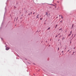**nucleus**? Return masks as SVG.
I'll use <instances>...</instances> for the list:
<instances>
[{
    "mask_svg": "<svg viewBox=\"0 0 76 76\" xmlns=\"http://www.w3.org/2000/svg\"><path fill=\"white\" fill-rule=\"evenodd\" d=\"M50 4V5H53V6H55V8H56V6L53 5V4Z\"/></svg>",
    "mask_w": 76,
    "mask_h": 76,
    "instance_id": "nucleus-1",
    "label": "nucleus"
},
{
    "mask_svg": "<svg viewBox=\"0 0 76 76\" xmlns=\"http://www.w3.org/2000/svg\"><path fill=\"white\" fill-rule=\"evenodd\" d=\"M9 48H7L6 49V50H9Z\"/></svg>",
    "mask_w": 76,
    "mask_h": 76,
    "instance_id": "nucleus-2",
    "label": "nucleus"
},
{
    "mask_svg": "<svg viewBox=\"0 0 76 76\" xmlns=\"http://www.w3.org/2000/svg\"><path fill=\"white\" fill-rule=\"evenodd\" d=\"M46 15H47V16H48V12H46Z\"/></svg>",
    "mask_w": 76,
    "mask_h": 76,
    "instance_id": "nucleus-3",
    "label": "nucleus"
},
{
    "mask_svg": "<svg viewBox=\"0 0 76 76\" xmlns=\"http://www.w3.org/2000/svg\"><path fill=\"white\" fill-rule=\"evenodd\" d=\"M74 26V24H73L72 26V28H73V27Z\"/></svg>",
    "mask_w": 76,
    "mask_h": 76,
    "instance_id": "nucleus-4",
    "label": "nucleus"
},
{
    "mask_svg": "<svg viewBox=\"0 0 76 76\" xmlns=\"http://www.w3.org/2000/svg\"><path fill=\"white\" fill-rule=\"evenodd\" d=\"M38 16H39V15H38L37 16V18H38Z\"/></svg>",
    "mask_w": 76,
    "mask_h": 76,
    "instance_id": "nucleus-5",
    "label": "nucleus"
},
{
    "mask_svg": "<svg viewBox=\"0 0 76 76\" xmlns=\"http://www.w3.org/2000/svg\"><path fill=\"white\" fill-rule=\"evenodd\" d=\"M40 20H42V18H40Z\"/></svg>",
    "mask_w": 76,
    "mask_h": 76,
    "instance_id": "nucleus-6",
    "label": "nucleus"
},
{
    "mask_svg": "<svg viewBox=\"0 0 76 76\" xmlns=\"http://www.w3.org/2000/svg\"><path fill=\"white\" fill-rule=\"evenodd\" d=\"M71 34H69L68 35V36H70V35Z\"/></svg>",
    "mask_w": 76,
    "mask_h": 76,
    "instance_id": "nucleus-7",
    "label": "nucleus"
},
{
    "mask_svg": "<svg viewBox=\"0 0 76 76\" xmlns=\"http://www.w3.org/2000/svg\"><path fill=\"white\" fill-rule=\"evenodd\" d=\"M61 18H62V19H63V16H61Z\"/></svg>",
    "mask_w": 76,
    "mask_h": 76,
    "instance_id": "nucleus-8",
    "label": "nucleus"
},
{
    "mask_svg": "<svg viewBox=\"0 0 76 76\" xmlns=\"http://www.w3.org/2000/svg\"><path fill=\"white\" fill-rule=\"evenodd\" d=\"M70 34H72V31L70 32Z\"/></svg>",
    "mask_w": 76,
    "mask_h": 76,
    "instance_id": "nucleus-9",
    "label": "nucleus"
},
{
    "mask_svg": "<svg viewBox=\"0 0 76 76\" xmlns=\"http://www.w3.org/2000/svg\"><path fill=\"white\" fill-rule=\"evenodd\" d=\"M58 25H56V27H57V26Z\"/></svg>",
    "mask_w": 76,
    "mask_h": 76,
    "instance_id": "nucleus-10",
    "label": "nucleus"
},
{
    "mask_svg": "<svg viewBox=\"0 0 76 76\" xmlns=\"http://www.w3.org/2000/svg\"><path fill=\"white\" fill-rule=\"evenodd\" d=\"M50 29V28H49L48 29Z\"/></svg>",
    "mask_w": 76,
    "mask_h": 76,
    "instance_id": "nucleus-11",
    "label": "nucleus"
},
{
    "mask_svg": "<svg viewBox=\"0 0 76 76\" xmlns=\"http://www.w3.org/2000/svg\"><path fill=\"white\" fill-rule=\"evenodd\" d=\"M57 36H58V35H56V37H57Z\"/></svg>",
    "mask_w": 76,
    "mask_h": 76,
    "instance_id": "nucleus-12",
    "label": "nucleus"
},
{
    "mask_svg": "<svg viewBox=\"0 0 76 76\" xmlns=\"http://www.w3.org/2000/svg\"><path fill=\"white\" fill-rule=\"evenodd\" d=\"M33 15H34V14H35V12H34L33 13Z\"/></svg>",
    "mask_w": 76,
    "mask_h": 76,
    "instance_id": "nucleus-13",
    "label": "nucleus"
},
{
    "mask_svg": "<svg viewBox=\"0 0 76 76\" xmlns=\"http://www.w3.org/2000/svg\"><path fill=\"white\" fill-rule=\"evenodd\" d=\"M28 15H30V14H28Z\"/></svg>",
    "mask_w": 76,
    "mask_h": 76,
    "instance_id": "nucleus-14",
    "label": "nucleus"
},
{
    "mask_svg": "<svg viewBox=\"0 0 76 76\" xmlns=\"http://www.w3.org/2000/svg\"><path fill=\"white\" fill-rule=\"evenodd\" d=\"M69 50H68V52H69Z\"/></svg>",
    "mask_w": 76,
    "mask_h": 76,
    "instance_id": "nucleus-15",
    "label": "nucleus"
},
{
    "mask_svg": "<svg viewBox=\"0 0 76 76\" xmlns=\"http://www.w3.org/2000/svg\"><path fill=\"white\" fill-rule=\"evenodd\" d=\"M58 50H59V48H58Z\"/></svg>",
    "mask_w": 76,
    "mask_h": 76,
    "instance_id": "nucleus-16",
    "label": "nucleus"
},
{
    "mask_svg": "<svg viewBox=\"0 0 76 76\" xmlns=\"http://www.w3.org/2000/svg\"><path fill=\"white\" fill-rule=\"evenodd\" d=\"M32 12H31V14H32Z\"/></svg>",
    "mask_w": 76,
    "mask_h": 76,
    "instance_id": "nucleus-17",
    "label": "nucleus"
},
{
    "mask_svg": "<svg viewBox=\"0 0 76 76\" xmlns=\"http://www.w3.org/2000/svg\"><path fill=\"white\" fill-rule=\"evenodd\" d=\"M74 49H75V48H74Z\"/></svg>",
    "mask_w": 76,
    "mask_h": 76,
    "instance_id": "nucleus-18",
    "label": "nucleus"
},
{
    "mask_svg": "<svg viewBox=\"0 0 76 76\" xmlns=\"http://www.w3.org/2000/svg\"><path fill=\"white\" fill-rule=\"evenodd\" d=\"M57 2H58V3H59V2H58V1Z\"/></svg>",
    "mask_w": 76,
    "mask_h": 76,
    "instance_id": "nucleus-19",
    "label": "nucleus"
},
{
    "mask_svg": "<svg viewBox=\"0 0 76 76\" xmlns=\"http://www.w3.org/2000/svg\"><path fill=\"white\" fill-rule=\"evenodd\" d=\"M60 34H58V35H60Z\"/></svg>",
    "mask_w": 76,
    "mask_h": 76,
    "instance_id": "nucleus-20",
    "label": "nucleus"
},
{
    "mask_svg": "<svg viewBox=\"0 0 76 76\" xmlns=\"http://www.w3.org/2000/svg\"><path fill=\"white\" fill-rule=\"evenodd\" d=\"M63 51H62V53H63Z\"/></svg>",
    "mask_w": 76,
    "mask_h": 76,
    "instance_id": "nucleus-21",
    "label": "nucleus"
},
{
    "mask_svg": "<svg viewBox=\"0 0 76 76\" xmlns=\"http://www.w3.org/2000/svg\"><path fill=\"white\" fill-rule=\"evenodd\" d=\"M59 40H58V41H59Z\"/></svg>",
    "mask_w": 76,
    "mask_h": 76,
    "instance_id": "nucleus-22",
    "label": "nucleus"
},
{
    "mask_svg": "<svg viewBox=\"0 0 76 76\" xmlns=\"http://www.w3.org/2000/svg\"><path fill=\"white\" fill-rule=\"evenodd\" d=\"M49 15H50V14H49Z\"/></svg>",
    "mask_w": 76,
    "mask_h": 76,
    "instance_id": "nucleus-23",
    "label": "nucleus"
},
{
    "mask_svg": "<svg viewBox=\"0 0 76 76\" xmlns=\"http://www.w3.org/2000/svg\"><path fill=\"white\" fill-rule=\"evenodd\" d=\"M60 22H61V21Z\"/></svg>",
    "mask_w": 76,
    "mask_h": 76,
    "instance_id": "nucleus-24",
    "label": "nucleus"
},
{
    "mask_svg": "<svg viewBox=\"0 0 76 76\" xmlns=\"http://www.w3.org/2000/svg\"><path fill=\"white\" fill-rule=\"evenodd\" d=\"M18 18H17V19H18Z\"/></svg>",
    "mask_w": 76,
    "mask_h": 76,
    "instance_id": "nucleus-25",
    "label": "nucleus"
},
{
    "mask_svg": "<svg viewBox=\"0 0 76 76\" xmlns=\"http://www.w3.org/2000/svg\"><path fill=\"white\" fill-rule=\"evenodd\" d=\"M70 43H71V42H70Z\"/></svg>",
    "mask_w": 76,
    "mask_h": 76,
    "instance_id": "nucleus-26",
    "label": "nucleus"
}]
</instances>
